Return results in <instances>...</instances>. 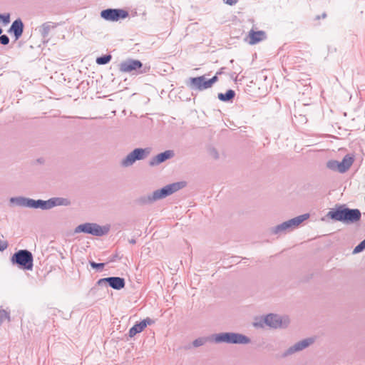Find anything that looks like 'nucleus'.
Here are the masks:
<instances>
[{
    "instance_id": "6ab92c4d",
    "label": "nucleus",
    "mask_w": 365,
    "mask_h": 365,
    "mask_svg": "<svg viewBox=\"0 0 365 365\" xmlns=\"http://www.w3.org/2000/svg\"><path fill=\"white\" fill-rule=\"evenodd\" d=\"M354 162V158L349 155H346L343 158L342 161L339 162V173H344L349 169Z\"/></svg>"
},
{
    "instance_id": "bb28decb",
    "label": "nucleus",
    "mask_w": 365,
    "mask_h": 365,
    "mask_svg": "<svg viewBox=\"0 0 365 365\" xmlns=\"http://www.w3.org/2000/svg\"><path fill=\"white\" fill-rule=\"evenodd\" d=\"M365 250V243L361 241L353 250V254H357Z\"/></svg>"
},
{
    "instance_id": "4468645a",
    "label": "nucleus",
    "mask_w": 365,
    "mask_h": 365,
    "mask_svg": "<svg viewBox=\"0 0 365 365\" xmlns=\"http://www.w3.org/2000/svg\"><path fill=\"white\" fill-rule=\"evenodd\" d=\"M70 205V201L63 197H52L48 200H40V209L50 210L56 206H67Z\"/></svg>"
},
{
    "instance_id": "9d476101",
    "label": "nucleus",
    "mask_w": 365,
    "mask_h": 365,
    "mask_svg": "<svg viewBox=\"0 0 365 365\" xmlns=\"http://www.w3.org/2000/svg\"><path fill=\"white\" fill-rule=\"evenodd\" d=\"M128 12L120 9H107L101 12V16L107 21H117L128 16Z\"/></svg>"
},
{
    "instance_id": "423d86ee",
    "label": "nucleus",
    "mask_w": 365,
    "mask_h": 365,
    "mask_svg": "<svg viewBox=\"0 0 365 365\" xmlns=\"http://www.w3.org/2000/svg\"><path fill=\"white\" fill-rule=\"evenodd\" d=\"M110 230V225L101 226L94 222H86L76 227L75 233L83 232L96 237H102L107 235Z\"/></svg>"
},
{
    "instance_id": "7c9ffc66",
    "label": "nucleus",
    "mask_w": 365,
    "mask_h": 365,
    "mask_svg": "<svg viewBox=\"0 0 365 365\" xmlns=\"http://www.w3.org/2000/svg\"><path fill=\"white\" fill-rule=\"evenodd\" d=\"M217 80H218V78H217V75H215L210 79H207V83H208L209 88H211L212 86V85L217 81Z\"/></svg>"
},
{
    "instance_id": "b1692460",
    "label": "nucleus",
    "mask_w": 365,
    "mask_h": 365,
    "mask_svg": "<svg viewBox=\"0 0 365 365\" xmlns=\"http://www.w3.org/2000/svg\"><path fill=\"white\" fill-rule=\"evenodd\" d=\"M327 166L329 169L331 170H337L339 172V161L337 160H329L327 163Z\"/></svg>"
},
{
    "instance_id": "ddd939ff",
    "label": "nucleus",
    "mask_w": 365,
    "mask_h": 365,
    "mask_svg": "<svg viewBox=\"0 0 365 365\" xmlns=\"http://www.w3.org/2000/svg\"><path fill=\"white\" fill-rule=\"evenodd\" d=\"M108 284L111 288L120 290L124 288L125 285V279L120 277H109L106 278H101L98 280L97 284L98 286H103Z\"/></svg>"
},
{
    "instance_id": "4c0bfd02",
    "label": "nucleus",
    "mask_w": 365,
    "mask_h": 365,
    "mask_svg": "<svg viewBox=\"0 0 365 365\" xmlns=\"http://www.w3.org/2000/svg\"><path fill=\"white\" fill-rule=\"evenodd\" d=\"M2 32H3V30L1 28H0V35L2 34Z\"/></svg>"
},
{
    "instance_id": "393cba45",
    "label": "nucleus",
    "mask_w": 365,
    "mask_h": 365,
    "mask_svg": "<svg viewBox=\"0 0 365 365\" xmlns=\"http://www.w3.org/2000/svg\"><path fill=\"white\" fill-rule=\"evenodd\" d=\"M206 341H207V339L206 338H205V337H200V338H197V339H195L193 341L192 345L195 347H199V346H201L204 345Z\"/></svg>"
},
{
    "instance_id": "a211bd4d",
    "label": "nucleus",
    "mask_w": 365,
    "mask_h": 365,
    "mask_svg": "<svg viewBox=\"0 0 365 365\" xmlns=\"http://www.w3.org/2000/svg\"><path fill=\"white\" fill-rule=\"evenodd\" d=\"M249 43L251 45L256 44L266 38V34L263 31H255L251 30L249 32Z\"/></svg>"
},
{
    "instance_id": "c756f323",
    "label": "nucleus",
    "mask_w": 365,
    "mask_h": 365,
    "mask_svg": "<svg viewBox=\"0 0 365 365\" xmlns=\"http://www.w3.org/2000/svg\"><path fill=\"white\" fill-rule=\"evenodd\" d=\"M0 20H2L4 24H7L10 21V15L9 14H0Z\"/></svg>"
},
{
    "instance_id": "c85d7f7f",
    "label": "nucleus",
    "mask_w": 365,
    "mask_h": 365,
    "mask_svg": "<svg viewBox=\"0 0 365 365\" xmlns=\"http://www.w3.org/2000/svg\"><path fill=\"white\" fill-rule=\"evenodd\" d=\"M9 43V38L6 35H0V44L8 45Z\"/></svg>"
},
{
    "instance_id": "9b49d317",
    "label": "nucleus",
    "mask_w": 365,
    "mask_h": 365,
    "mask_svg": "<svg viewBox=\"0 0 365 365\" xmlns=\"http://www.w3.org/2000/svg\"><path fill=\"white\" fill-rule=\"evenodd\" d=\"M10 203L19 207L40 208V200H33L25 197H13L9 200Z\"/></svg>"
},
{
    "instance_id": "f3484780",
    "label": "nucleus",
    "mask_w": 365,
    "mask_h": 365,
    "mask_svg": "<svg viewBox=\"0 0 365 365\" xmlns=\"http://www.w3.org/2000/svg\"><path fill=\"white\" fill-rule=\"evenodd\" d=\"M24 31V24L21 19H16L11 24L9 32L13 33L15 39L18 40L22 35Z\"/></svg>"
},
{
    "instance_id": "f8f14e48",
    "label": "nucleus",
    "mask_w": 365,
    "mask_h": 365,
    "mask_svg": "<svg viewBox=\"0 0 365 365\" xmlns=\"http://www.w3.org/2000/svg\"><path fill=\"white\" fill-rule=\"evenodd\" d=\"M314 342V338H307L289 347L282 354L284 357L292 355L309 347Z\"/></svg>"
},
{
    "instance_id": "72a5a7b5",
    "label": "nucleus",
    "mask_w": 365,
    "mask_h": 365,
    "mask_svg": "<svg viewBox=\"0 0 365 365\" xmlns=\"http://www.w3.org/2000/svg\"><path fill=\"white\" fill-rule=\"evenodd\" d=\"M237 1L238 0H224L225 4L230 6L235 5L237 2Z\"/></svg>"
},
{
    "instance_id": "6e6552de",
    "label": "nucleus",
    "mask_w": 365,
    "mask_h": 365,
    "mask_svg": "<svg viewBox=\"0 0 365 365\" xmlns=\"http://www.w3.org/2000/svg\"><path fill=\"white\" fill-rule=\"evenodd\" d=\"M151 151L152 148L150 147L135 148L121 160L120 165L124 168L132 166L135 161L143 160L149 156Z\"/></svg>"
},
{
    "instance_id": "dca6fc26",
    "label": "nucleus",
    "mask_w": 365,
    "mask_h": 365,
    "mask_svg": "<svg viewBox=\"0 0 365 365\" xmlns=\"http://www.w3.org/2000/svg\"><path fill=\"white\" fill-rule=\"evenodd\" d=\"M173 156L174 153L173 150H165V152L158 154L157 155L153 157L149 162V165L150 166L158 165L160 163L165 162V160L172 158Z\"/></svg>"
},
{
    "instance_id": "4be33fe9",
    "label": "nucleus",
    "mask_w": 365,
    "mask_h": 365,
    "mask_svg": "<svg viewBox=\"0 0 365 365\" xmlns=\"http://www.w3.org/2000/svg\"><path fill=\"white\" fill-rule=\"evenodd\" d=\"M235 96V92L233 90L230 89L225 93H219L217 97L221 101L227 102L232 100Z\"/></svg>"
},
{
    "instance_id": "39448f33",
    "label": "nucleus",
    "mask_w": 365,
    "mask_h": 365,
    "mask_svg": "<svg viewBox=\"0 0 365 365\" xmlns=\"http://www.w3.org/2000/svg\"><path fill=\"white\" fill-rule=\"evenodd\" d=\"M289 323V318L286 316H280L275 314H269L259 322H255V327H263L264 324L274 329L284 328Z\"/></svg>"
},
{
    "instance_id": "20e7f679",
    "label": "nucleus",
    "mask_w": 365,
    "mask_h": 365,
    "mask_svg": "<svg viewBox=\"0 0 365 365\" xmlns=\"http://www.w3.org/2000/svg\"><path fill=\"white\" fill-rule=\"evenodd\" d=\"M309 217V214L306 213L285 221L271 228V232L274 235H281L290 232L298 227L300 224Z\"/></svg>"
},
{
    "instance_id": "0eeeda50",
    "label": "nucleus",
    "mask_w": 365,
    "mask_h": 365,
    "mask_svg": "<svg viewBox=\"0 0 365 365\" xmlns=\"http://www.w3.org/2000/svg\"><path fill=\"white\" fill-rule=\"evenodd\" d=\"M12 264H17L24 269L31 270L33 268L34 257L32 253L27 250H20L11 257Z\"/></svg>"
},
{
    "instance_id": "c9c22d12",
    "label": "nucleus",
    "mask_w": 365,
    "mask_h": 365,
    "mask_svg": "<svg viewBox=\"0 0 365 365\" xmlns=\"http://www.w3.org/2000/svg\"><path fill=\"white\" fill-rule=\"evenodd\" d=\"M231 77H232V78H235V79H236V78H237V73H233L231 75Z\"/></svg>"
},
{
    "instance_id": "473e14b6",
    "label": "nucleus",
    "mask_w": 365,
    "mask_h": 365,
    "mask_svg": "<svg viewBox=\"0 0 365 365\" xmlns=\"http://www.w3.org/2000/svg\"><path fill=\"white\" fill-rule=\"evenodd\" d=\"M7 246H8V245L6 242H1V241L0 242V250L1 251H3L5 249H6Z\"/></svg>"
},
{
    "instance_id": "412c9836",
    "label": "nucleus",
    "mask_w": 365,
    "mask_h": 365,
    "mask_svg": "<svg viewBox=\"0 0 365 365\" xmlns=\"http://www.w3.org/2000/svg\"><path fill=\"white\" fill-rule=\"evenodd\" d=\"M145 328V323L140 322L139 323L135 324L133 327H132L129 330V336L130 337L134 336L137 334L143 331Z\"/></svg>"
},
{
    "instance_id": "2eb2a0df",
    "label": "nucleus",
    "mask_w": 365,
    "mask_h": 365,
    "mask_svg": "<svg viewBox=\"0 0 365 365\" xmlns=\"http://www.w3.org/2000/svg\"><path fill=\"white\" fill-rule=\"evenodd\" d=\"M187 86L191 89L195 91H203L209 88L207 79L205 76H201L195 78H190Z\"/></svg>"
},
{
    "instance_id": "2f4dec72",
    "label": "nucleus",
    "mask_w": 365,
    "mask_h": 365,
    "mask_svg": "<svg viewBox=\"0 0 365 365\" xmlns=\"http://www.w3.org/2000/svg\"><path fill=\"white\" fill-rule=\"evenodd\" d=\"M142 322H145V327L148 326V325H150L153 323V320H152L150 318H146L145 319H143V321H141Z\"/></svg>"
},
{
    "instance_id": "f03ea898",
    "label": "nucleus",
    "mask_w": 365,
    "mask_h": 365,
    "mask_svg": "<svg viewBox=\"0 0 365 365\" xmlns=\"http://www.w3.org/2000/svg\"><path fill=\"white\" fill-rule=\"evenodd\" d=\"M327 216L335 221L349 223L359 221L361 215L358 209H349L340 207L336 210H330Z\"/></svg>"
},
{
    "instance_id": "7ed1b4c3",
    "label": "nucleus",
    "mask_w": 365,
    "mask_h": 365,
    "mask_svg": "<svg viewBox=\"0 0 365 365\" xmlns=\"http://www.w3.org/2000/svg\"><path fill=\"white\" fill-rule=\"evenodd\" d=\"M211 340L215 343H227L235 344H247L250 339L242 334L235 332H221L212 335Z\"/></svg>"
},
{
    "instance_id": "58836bf2",
    "label": "nucleus",
    "mask_w": 365,
    "mask_h": 365,
    "mask_svg": "<svg viewBox=\"0 0 365 365\" xmlns=\"http://www.w3.org/2000/svg\"><path fill=\"white\" fill-rule=\"evenodd\" d=\"M325 16H326V14H324L322 15V17H323V18H324Z\"/></svg>"
},
{
    "instance_id": "1a4fd4ad",
    "label": "nucleus",
    "mask_w": 365,
    "mask_h": 365,
    "mask_svg": "<svg viewBox=\"0 0 365 365\" xmlns=\"http://www.w3.org/2000/svg\"><path fill=\"white\" fill-rule=\"evenodd\" d=\"M143 67V63L136 59L128 58L122 61L119 65L120 71L129 73H143L145 71H139Z\"/></svg>"
},
{
    "instance_id": "aec40b11",
    "label": "nucleus",
    "mask_w": 365,
    "mask_h": 365,
    "mask_svg": "<svg viewBox=\"0 0 365 365\" xmlns=\"http://www.w3.org/2000/svg\"><path fill=\"white\" fill-rule=\"evenodd\" d=\"M53 28L54 26L51 22H46L38 28V32L43 38H46L51 29Z\"/></svg>"
},
{
    "instance_id": "e433bc0d",
    "label": "nucleus",
    "mask_w": 365,
    "mask_h": 365,
    "mask_svg": "<svg viewBox=\"0 0 365 365\" xmlns=\"http://www.w3.org/2000/svg\"><path fill=\"white\" fill-rule=\"evenodd\" d=\"M221 73H222V71H220V72H217L216 75L217 76V75L220 74Z\"/></svg>"
},
{
    "instance_id": "a878e982",
    "label": "nucleus",
    "mask_w": 365,
    "mask_h": 365,
    "mask_svg": "<svg viewBox=\"0 0 365 365\" xmlns=\"http://www.w3.org/2000/svg\"><path fill=\"white\" fill-rule=\"evenodd\" d=\"M6 320L9 321V314L5 310L0 311V325Z\"/></svg>"
},
{
    "instance_id": "f257e3e1",
    "label": "nucleus",
    "mask_w": 365,
    "mask_h": 365,
    "mask_svg": "<svg viewBox=\"0 0 365 365\" xmlns=\"http://www.w3.org/2000/svg\"><path fill=\"white\" fill-rule=\"evenodd\" d=\"M186 185V183L183 181L173 182L165 185L161 189L153 191L151 194L148 195L144 199L143 202L152 203L159 200L165 198L168 196L176 192L180 189L183 188Z\"/></svg>"
},
{
    "instance_id": "f704fd0d",
    "label": "nucleus",
    "mask_w": 365,
    "mask_h": 365,
    "mask_svg": "<svg viewBox=\"0 0 365 365\" xmlns=\"http://www.w3.org/2000/svg\"><path fill=\"white\" fill-rule=\"evenodd\" d=\"M129 242H130V244H133H133H135V243H136V240H135V239H131V240L129 241Z\"/></svg>"
},
{
    "instance_id": "ea45409f",
    "label": "nucleus",
    "mask_w": 365,
    "mask_h": 365,
    "mask_svg": "<svg viewBox=\"0 0 365 365\" xmlns=\"http://www.w3.org/2000/svg\"><path fill=\"white\" fill-rule=\"evenodd\" d=\"M363 242L365 243V239L363 240Z\"/></svg>"
},
{
    "instance_id": "cd10ccee",
    "label": "nucleus",
    "mask_w": 365,
    "mask_h": 365,
    "mask_svg": "<svg viewBox=\"0 0 365 365\" xmlns=\"http://www.w3.org/2000/svg\"><path fill=\"white\" fill-rule=\"evenodd\" d=\"M89 264L91 267L93 269H103L105 266L104 263H96L93 261H90Z\"/></svg>"
},
{
    "instance_id": "5701e85b",
    "label": "nucleus",
    "mask_w": 365,
    "mask_h": 365,
    "mask_svg": "<svg viewBox=\"0 0 365 365\" xmlns=\"http://www.w3.org/2000/svg\"><path fill=\"white\" fill-rule=\"evenodd\" d=\"M112 58L111 55H103L96 58V63L98 65H105L108 63Z\"/></svg>"
}]
</instances>
